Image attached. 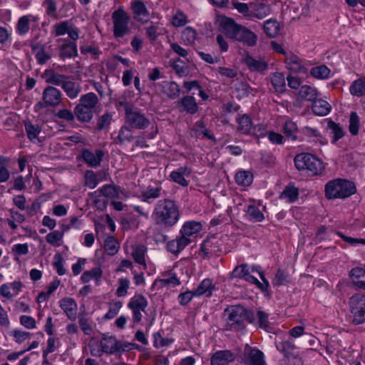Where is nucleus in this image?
<instances>
[{
  "label": "nucleus",
  "mask_w": 365,
  "mask_h": 365,
  "mask_svg": "<svg viewBox=\"0 0 365 365\" xmlns=\"http://www.w3.org/2000/svg\"><path fill=\"white\" fill-rule=\"evenodd\" d=\"M180 213L175 201L165 198L155 205L152 217L155 225L164 230L172 228L180 220Z\"/></svg>",
  "instance_id": "f257e3e1"
},
{
  "label": "nucleus",
  "mask_w": 365,
  "mask_h": 365,
  "mask_svg": "<svg viewBox=\"0 0 365 365\" xmlns=\"http://www.w3.org/2000/svg\"><path fill=\"white\" fill-rule=\"evenodd\" d=\"M224 314L227 316L225 329L227 331H243L246 328L245 321L253 323L255 320L253 312L240 304L227 307Z\"/></svg>",
  "instance_id": "f03ea898"
},
{
  "label": "nucleus",
  "mask_w": 365,
  "mask_h": 365,
  "mask_svg": "<svg viewBox=\"0 0 365 365\" xmlns=\"http://www.w3.org/2000/svg\"><path fill=\"white\" fill-rule=\"evenodd\" d=\"M220 27L227 38L242 42L247 46H254L257 36L247 27L237 24L232 19L225 18L220 22Z\"/></svg>",
  "instance_id": "7ed1b4c3"
},
{
  "label": "nucleus",
  "mask_w": 365,
  "mask_h": 365,
  "mask_svg": "<svg viewBox=\"0 0 365 365\" xmlns=\"http://www.w3.org/2000/svg\"><path fill=\"white\" fill-rule=\"evenodd\" d=\"M202 225L196 221L185 222L182 226L180 236L168 242L166 247L168 252L178 255L189 245L195 238L196 235L202 230Z\"/></svg>",
  "instance_id": "20e7f679"
},
{
  "label": "nucleus",
  "mask_w": 365,
  "mask_h": 365,
  "mask_svg": "<svg viewBox=\"0 0 365 365\" xmlns=\"http://www.w3.org/2000/svg\"><path fill=\"white\" fill-rule=\"evenodd\" d=\"M44 76L46 83L61 86L71 99L77 98L81 92V84L73 81L71 76L59 74L52 69L46 70Z\"/></svg>",
  "instance_id": "39448f33"
},
{
  "label": "nucleus",
  "mask_w": 365,
  "mask_h": 365,
  "mask_svg": "<svg viewBox=\"0 0 365 365\" xmlns=\"http://www.w3.org/2000/svg\"><path fill=\"white\" fill-rule=\"evenodd\" d=\"M356 191L354 182L343 179H335L325 185V195L328 199L346 198Z\"/></svg>",
  "instance_id": "423d86ee"
},
{
  "label": "nucleus",
  "mask_w": 365,
  "mask_h": 365,
  "mask_svg": "<svg viewBox=\"0 0 365 365\" xmlns=\"http://www.w3.org/2000/svg\"><path fill=\"white\" fill-rule=\"evenodd\" d=\"M120 104L124 107L125 121L130 128L144 130L150 125V120L138 108H134L128 102H120Z\"/></svg>",
  "instance_id": "0eeeda50"
},
{
  "label": "nucleus",
  "mask_w": 365,
  "mask_h": 365,
  "mask_svg": "<svg viewBox=\"0 0 365 365\" xmlns=\"http://www.w3.org/2000/svg\"><path fill=\"white\" fill-rule=\"evenodd\" d=\"M113 21V34L116 38H122L131 33L130 27V16L122 8H118L111 14Z\"/></svg>",
  "instance_id": "6e6552de"
},
{
  "label": "nucleus",
  "mask_w": 365,
  "mask_h": 365,
  "mask_svg": "<svg viewBox=\"0 0 365 365\" xmlns=\"http://www.w3.org/2000/svg\"><path fill=\"white\" fill-rule=\"evenodd\" d=\"M294 161L297 170H307L313 175L320 174L324 169L322 162L309 153H299L295 156Z\"/></svg>",
  "instance_id": "1a4fd4ad"
},
{
  "label": "nucleus",
  "mask_w": 365,
  "mask_h": 365,
  "mask_svg": "<svg viewBox=\"0 0 365 365\" xmlns=\"http://www.w3.org/2000/svg\"><path fill=\"white\" fill-rule=\"evenodd\" d=\"M63 94L57 88L48 86L42 93V101L38 102L35 107L38 108H46L48 107H56L62 101Z\"/></svg>",
  "instance_id": "9d476101"
},
{
  "label": "nucleus",
  "mask_w": 365,
  "mask_h": 365,
  "mask_svg": "<svg viewBox=\"0 0 365 365\" xmlns=\"http://www.w3.org/2000/svg\"><path fill=\"white\" fill-rule=\"evenodd\" d=\"M352 322L354 324H361L365 322V295L361 294H354L349 299Z\"/></svg>",
  "instance_id": "9b49d317"
},
{
  "label": "nucleus",
  "mask_w": 365,
  "mask_h": 365,
  "mask_svg": "<svg viewBox=\"0 0 365 365\" xmlns=\"http://www.w3.org/2000/svg\"><path fill=\"white\" fill-rule=\"evenodd\" d=\"M146 298L141 294L133 296L128 303V307L132 312V320L134 324H139L143 318V312H145L148 307Z\"/></svg>",
  "instance_id": "f8f14e48"
},
{
  "label": "nucleus",
  "mask_w": 365,
  "mask_h": 365,
  "mask_svg": "<svg viewBox=\"0 0 365 365\" xmlns=\"http://www.w3.org/2000/svg\"><path fill=\"white\" fill-rule=\"evenodd\" d=\"M247 282L256 284L262 292H266L269 286V282L264 277L262 272L256 267H252L251 271L248 268L245 277L242 278Z\"/></svg>",
  "instance_id": "ddd939ff"
},
{
  "label": "nucleus",
  "mask_w": 365,
  "mask_h": 365,
  "mask_svg": "<svg viewBox=\"0 0 365 365\" xmlns=\"http://www.w3.org/2000/svg\"><path fill=\"white\" fill-rule=\"evenodd\" d=\"M284 63L287 68L294 73L307 74L308 72L309 66L308 61L296 55L291 54L287 56Z\"/></svg>",
  "instance_id": "4468645a"
},
{
  "label": "nucleus",
  "mask_w": 365,
  "mask_h": 365,
  "mask_svg": "<svg viewBox=\"0 0 365 365\" xmlns=\"http://www.w3.org/2000/svg\"><path fill=\"white\" fill-rule=\"evenodd\" d=\"M130 9L133 12V18L138 22L143 24L148 22L149 11L145 3L140 0H135L131 2Z\"/></svg>",
  "instance_id": "2eb2a0df"
},
{
  "label": "nucleus",
  "mask_w": 365,
  "mask_h": 365,
  "mask_svg": "<svg viewBox=\"0 0 365 365\" xmlns=\"http://www.w3.org/2000/svg\"><path fill=\"white\" fill-rule=\"evenodd\" d=\"M62 44L59 46V57L62 60L66 58H72L78 56L77 44L74 41L68 39H58Z\"/></svg>",
  "instance_id": "dca6fc26"
},
{
  "label": "nucleus",
  "mask_w": 365,
  "mask_h": 365,
  "mask_svg": "<svg viewBox=\"0 0 365 365\" xmlns=\"http://www.w3.org/2000/svg\"><path fill=\"white\" fill-rule=\"evenodd\" d=\"M165 195V192L163 191L161 183L155 182V186L148 185L145 190L142 191L140 198L141 201L151 204L154 200L159 198Z\"/></svg>",
  "instance_id": "f3484780"
},
{
  "label": "nucleus",
  "mask_w": 365,
  "mask_h": 365,
  "mask_svg": "<svg viewBox=\"0 0 365 365\" xmlns=\"http://www.w3.org/2000/svg\"><path fill=\"white\" fill-rule=\"evenodd\" d=\"M236 356L230 350H220L210 358L211 365H229L235 360Z\"/></svg>",
  "instance_id": "a211bd4d"
},
{
  "label": "nucleus",
  "mask_w": 365,
  "mask_h": 365,
  "mask_svg": "<svg viewBox=\"0 0 365 365\" xmlns=\"http://www.w3.org/2000/svg\"><path fill=\"white\" fill-rule=\"evenodd\" d=\"M243 62L253 72L264 73L268 68V63L266 61L261 58H255L250 54L245 55Z\"/></svg>",
  "instance_id": "6ab92c4d"
},
{
  "label": "nucleus",
  "mask_w": 365,
  "mask_h": 365,
  "mask_svg": "<svg viewBox=\"0 0 365 365\" xmlns=\"http://www.w3.org/2000/svg\"><path fill=\"white\" fill-rule=\"evenodd\" d=\"M104 153L103 150L97 149L95 153L91 152L88 149H84L82 151V158L87 165L92 168L99 166L103 160Z\"/></svg>",
  "instance_id": "aec40b11"
},
{
  "label": "nucleus",
  "mask_w": 365,
  "mask_h": 365,
  "mask_svg": "<svg viewBox=\"0 0 365 365\" xmlns=\"http://www.w3.org/2000/svg\"><path fill=\"white\" fill-rule=\"evenodd\" d=\"M250 16H255L259 19H262L270 13L269 6L259 0H256L250 3Z\"/></svg>",
  "instance_id": "412c9836"
},
{
  "label": "nucleus",
  "mask_w": 365,
  "mask_h": 365,
  "mask_svg": "<svg viewBox=\"0 0 365 365\" xmlns=\"http://www.w3.org/2000/svg\"><path fill=\"white\" fill-rule=\"evenodd\" d=\"M119 341L115 336L103 334L101 340V346L103 352L110 354H118Z\"/></svg>",
  "instance_id": "4be33fe9"
},
{
  "label": "nucleus",
  "mask_w": 365,
  "mask_h": 365,
  "mask_svg": "<svg viewBox=\"0 0 365 365\" xmlns=\"http://www.w3.org/2000/svg\"><path fill=\"white\" fill-rule=\"evenodd\" d=\"M177 106L182 108L180 110L186 111L190 114H195L197 112L198 106L195 98L191 96H186L177 102Z\"/></svg>",
  "instance_id": "5701e85b"
},
{
  "label": "nucleus",
  "mask_w": 365,
  "mask_h": 365,
  "mask_svg": "<svg viewBox=\"0 0 365 365\" xmlns=\"http://www.w3.org/2000/svg\"><path fill=\"white\" fill-rule=\"evenodd\" d=\"M122 190L120 186L107 184L103 185L98 190L91 192L90 196H97L98 193H101L102 196L109 198H118L119 197L120 192Z\"/></svg>",
  "instance_id": "b1692460"
},
{
  "label": "nucleus",
  "mask_w": 365,
  "mask_h": 365,
  "mask_svg": "<svg viewBox=\"0 0 365 365\" xmlns=\"http://www.w3.org/2000/svg\"><path fill=\"white\" fill-rule=\"evenodd\" d=\"M60 307L63 310L69 319H76L77 304L72 298H63L59 302Z\"/></svg>",
  "instance_id": "393cba45"
},
{
  "label": "nucleus",
  "mask_w": 365,
  "mask_h": 365,
  "mask_svg": "<svg viewBox=\"0 0 365 365\" xmlns=\"http://www.w3.org/2000/svg\"><path fill=\"white\" fill-rule=\"evenodd\" d=\"M191 170L187 166L180 167L178 170H173L170 174V178L175 182L183 187H187L188 182L185 180V176H189Z\"/></svg>",
  "instance_id": "a878e982"
},
{
  "label": "nucleus",
  "mask_w": 365,
  "mask_h": 365,
  "mask_svg": "<svg viewBox=\"0 0 365 365\" xmlns=\"http://www.w3.org/2000/svg\"><path fill=\"white\" fill-rule=\"evenodd\" d=\"M38 18L32 15H25L19 18L16 26V32L21 35H26L30 29V22L36 21Z\"/></svg>",
  "instance_id": "bb28decb"
},
{
  "label": "nucleus",
  "mask_w": 365,
  "mask_h": 365,
  "mask_svg": "<svg viewBox=\"0 0 365 365\" xmlns=\"http://www.w3.org/2000/svg\"><path fill=\"white\" fill-rule=\"evenodd\" d=\"M236 121L238 124L237 130L243 135H249L253 127L250 116L247 114H243L239 116Z\"/></svg>",
  "instance_id": "cd10ccee"
},
{
  "label": "nucleus",
  "mask_w": 365,
  "mask_h": 365,
  "mask_svg": "<svg viewBox=\"0 0 365 365\" xmlns=\"http://www.w3.org/2000/svg\"><path fill=\"white\" fill-rule=\"evenodd\" d=\"M74 113L77 119L83 123L90 122L93 116V110L87 107H84V106L81 103L75 106Z\"/></svg>",
  "instance_id": "c85d7f7f"
},
{
  "label": "nucleus",
  "mask_w": 365,
  "mask_h": 365,
  "mask_svg": "<svg viewBox=\"0 0 365 365\" xmlns=\"http://www.w3.org/2000/svg\"><path fill=\"white\" fill-rule=\"evenodd\" d=\"M215 289V285L212 283V280L210 279H203L200 284L194 290L195 296L200 297L205 295L206 297H210L212 294L213 290Z\"/></svg>",
  "instance_id": "c756f323"
},
{
  "label": "nucleus",
  "mask_w": 365,
  "mask_h": 365,
  "mask_svg": "<svg viewBox=\"0 0 365 365\" xmlns=\"http://www.w3.org/2000/svg\"><path fill=\"white\" fill-rule=\"evenodd\" d=\"M331 105L322 99H315L312 106L313 113L319 116L327 115L331 110Z\"/></svg>",
  "instance_id": "7c9ffc66"
},
{
  "label": "nucleus",
  "mask_w": 365,
  "mask_h": 365,
  "mask_svg": "<svg viewBox=\"0 0 365 365\" xmlns=\"http://www.w3.org/2000/svg\"><path fill=\"white\" fill-rule=\"evenodd\" d=\"M270 80L275 92L279 93L285 92L286 82L284 76L282 73H273L270 76Z\"/></svg>",
  "instance_id": "2f4dec72"
},
{
  "label": "nucleus",
  "mask_w": 365,
  "mask_h": 365,
  "mask_svg": "<svg viewBox=\"0 0 365 365\" xmlns=\"http://www.w3.org/2000/svg\"><path fill=\"white\" fill-rule=\"evenodd\" d=\"M350 277L353 283L360 289H365V269L361 267H354L350 271Z\"/></svg>",
  "instance_id": "473e14b6"
},
{
  "label": "nucleus",
  "mask_w": 365,
  "mask_h": 365,
  "mask_svg": "<svg viewBox=\"0 0 365 365\" xmlns=\"http://www.w3.org/2000/svg\"><path fill=\"white\" fill-rule=\"evenodd\" d=\"M162 88L163 92L170 99H175L180 96V86L174 81L163 82Z\"/></svg>",
  "instance_id": "72a5a7b5"
},
{
  "label": "nucleus",
  "mask_w": 365,
  "mask_h": 365,
  "mask_svg": "<svg viewBox=\"0 0 365 365\" xmlns=\"http://www.w3.org/2000/svg\"><path fill=\"white\" fill-rule=\"evenodd\" d=\"M192 130L195 133V135L197 138L202 135L204 138L215 141L214 134L206 128L205 123L202 120L197 121Z\"/></svg>",
  "instance_id": "f704fd0d"
},
{
  "label": "nucleus",
  "mask_w": 365,
  "mask_h": 365,
  "mask_svg": "<svg viewBox=\"0 0 365 365\" xmlns=\"http://www.w3.org/2000/svg\"><path fill=\"white\" fill-rule=\"evenodd\" d=\"M103 275V270L100 267H96L91 270L85 271L81 277V279L83 283H88L91 279H94L97 284H99L101 278Z\"/></svg>",
  "instance_id": "c9c22d12"
},
{
  "label": "nucleus",
  "mask_w": 365,
  "mask_h": 365,
  "mask_svg": "<svg viewBox=\"0 0 365 365\" xmlns=\"http://www.w3.org/2000/svg\"><path fill=\"white\" fill-rule=\"evenodd\" d=\"M31 49L35 53L37 62L41 65L45 64L51 58V55L46 52L43 45L39 43L32 45Z\"/></svg>",
  "instance_id": "e433bc0d"
},
{
  "label": "nucleus",
  "mask_w": 365,
  "mask_h": 365,
  "mask_svg": "<svg viewBox=\"0 0 365 365\" xmlns=\"http://www.w3.org/2000/svg\"><path fill=\"white\" fill-rule=\"evenodd\" d=\"M79 103L93 110L99 103V99L94 93L91 92L82 95L79 99Z\"/></svg>",
  "instance_id": "4c0bfd02"
},
{
  "label": "nucleus",
  "mask_w": 365,
  "mask_h": 365,
  "mask_svg": "<svg viewBox=\"0 0 365 365\" xmlns=\"http://www.w3.org/2000/svg\"><path fill=\"white\" fill-rule=\"evenodd\" d=\"M25 130L28 138L33 143H36L41 128L38 124H33L31 121L24 122Z\"/></svg>",
  "instance_id": "58836bf2"
},
{
  "label": "nucleus",
  "mask_w": 365,
  "mask_h": 365,
  "mask_svg": "<svg viewBox=\"0 0 365 365\" xmlns=\"http://www.w3.org/2000/svg\"><path fill=\"white\" fill-rule=\"evenodd\" d=\"M248 360L250 365H265L264 354L256 349L248 347Z\"/></svg>",
  "instance_id": "ea45409f"
},
{
  "label": "nucleus",
  "mask_w": 365,
  "mask_h": 365,
  "mask_svg": "<svg viewBox=\"0 0 365 365\" xmlns=\"http://www.w3.org/2000/svg\"><path fill=\"white\" fill-rule=\"evenodd\" d=\"M299 196L298 188L294 187L292 183H289L285 187L283 192L280 195L281 199H285L289 202H293L296 201Z\"/></svg>",
  "instance_id": "a19ab883"
},
{
  "label": "nucleus",
  "mask_w": 365,
  "mask_h": 365,
  "mask_svg": "<svg viewBox=\"0 0 365 365\" xmlns=\"http://www.w3.org/2000/svg\"><path fill=\"white\" fill-rule=\"evenodd\" d=\"M235 182L242 186H249L252 183L253 175L250 171H238L235 176Z\"/></svg>",
  "instance_id": "79ce46f5"
},
{
  "label": "nucleus",
  "mask_w": 365,
  "mask_h": 365,
  "mask_svg": "<svg viewBox=\"0 0 365 365\" xmlns=\"http://www.w3.org/2000/svg\"><path fill=\"white\" fill-rule=\"evenodd\" d=\"M279 24L276 20L269 19L264 23L265 34L270 38H275L279 32Z\"/></svg>",
  "instance_id": "37998d69"
},
{
  "label": "nucleus",
  "mask_w": 365,
  "mask_h": 365,
  "mask_svg": "<svg viewBox=\"0 0 365 365\" xmlns=\"http://www.w3.org/2000/svg\"><path fill=\"white\" fill-rule=\"evenodd\" d=\"M283 133L288 139L297 140L298 133L297 124L291 120L286 121L283 126Z\"/></svg>",
  "instance_id": "c03bdc74"
},
{
  "label": "nucleus",
  "mask_w": 365,
  "mask_h": 365,
  "mask_svg": "<svg viewBox=\"0 0 365 365\" xmlns=\"http://www.w3.org/2000/svg\"><path fill=\"white\" fill-rule=\"evenodd\" d=\"M147 251V247L145 245H138L136 246L132 252L133 258L135 262L138 263L139 264L143 265L144 268L146 269V263L145 259V255Z\"/></svg>",
  "instance_id": "a18cd8bd"
},
{
  "label": "nucleus",
  "mask_w": 365,
  "mask_h": 365,
  "mask_svg": "<svg viewBox=\"0 0 365 365\" xmlns=\"http://www.w3.org/2000/svg\"><path fill=\"white\" fill-rule=\"evenodd\" d=\"M299 96L302 99L314 101L317 98V91L316 88L304 85L300 87Z\"/></svg>",
  "instance_id": "49530a36"
},
{
  "label": "nucleus",
  "mask_w": 365,
  "mask_h": 365,
  "mask_svg": "<svg viewBox=\"0 0 365 365\" xmlns=\"http://www.w3.org/2000/svg\"><path fill=\"white\" fill-rule=\"evenodd\" d=\"M331 70L325 65H320L311 68L310 74L315 78L326 79L328 78Z\"/></svg>",
  "instance_id": "de8ad7c7"
},
{
  "label": "nucleus",
  "mask_w": 365,
  "mask_h": 365,
  "mask_svg": "<svg viewBox=\"0 0 365 365\" xmlns=\"http://www.w3.org/2000/svg\"><path fill=\"white\" fill-rule=\"evenodd\" d=\"M327 127L331 130V133L333 135V143H336L344 135V129L340 126L339 124L336 123L333 120H329Z\"/></svg>",
  "instance_id": "09e8293b"
},
{
  "label": "nucleus",
  "mask_w": 365,
  "mask_h": 365,
  "mask_svg": "<svg viewBox=\"0 0 365 365\" xmlns=\"http://www.w3.org/2000/svg\"><path fill=\"white\" fill-rule=\"evenodd\" d=\"M350 93L358 97L365 95V81L359 78L355 80L349 88Z\"/></svg>",
  "instance_id": "8fccbe9b"
},
{
  "label": "nucleus",
  "mask_w": 365,
  "mask_h": 365,
  "mask_svg": "<svg viewBox=\"0 0 365 365\" xmlns=\"http://www.w3.org/2000/svg\"><path fill=\"white\" fill-rule=\"evenodd\" d=\"M247 216L251 222H262L264 219V214L255 205H249L247 210Z\"/></svg>",
  "instance_id": "3c124183"
},
{
  "label": "nucleus",
  "mask_w": 365,
  "mask_h": 365,
  "mask_svg": "<svg viewBox=\"0 0 365 365\" xmlns=\"http://www.w3.org/2000/svg\"><path fill=\"white\" fill-rule=\"evenodd\" d=\"M257 316L258 318V321L257 322L258 327L268 332H271L272 328L268 319V314L262 310H259Z\"/></svg>",
  "instance_id": "603ef678"
},
{
  "label": "nucleus",
  "mask_w": 365,
  "mask_h": 365,
  "mask_svg": "<svg viewBox=\"0 0 365 365\" xmlns=\"http://www.w3.org/2000/svg\"><path fill=\"white\" fill-rule=\"evenodd\" d=\"M133 138V132L131 129L125 125L122 126L117 137L118 143L123 144L125 142H130Z\"/></svg>",
  "instance_id": "864d4df0"
},
{
  "label": "nucleus",
  "mask_w": 365,
  "mask_h": 365,
  "mask_svg": "<svg viewBox=\"0 0 365 365\" xmlns=\"http://www.w3.org/2000/svg\"><path fill=\"white\" fill-rule=\"evenodd\" d=\"M197 37V31L192 27L187 26L182 31V40L186 44H192L195 42Z\"/></svg>",
  "instance_id": "5fc2aeb1"
},
{
  "label": "nucleus",
  "mask_w": 365,
  "mask_h": 365,
  "mask_svg": "<svg viewBox=\"0 0 365 365\" xmlns=\"http://www.w3.org/2000/svg\"><path fill=\"white\" fill-rule=\"evenodd\" d=\"M79 326L83 332L86 335H91L93 331L92 320L86 318L84 315L78 316Z\"/></svg>",
  "instance_id": "6e6d98bb"
},
{
  "label": "nucleus",
  "mask_w": 365,
  "mask_h": 365,
  "mask_svg": "<svg viewBox=\"0 0 365 365\" xmlns=\"http://www.w3.org/2000/svg\"><path fill=\"white\" fill-rule=\"evenodd\" d=\"M277 349L282 352L286 357H289L293 354L295 346L292 341L287 340L277 344Z\"/></svg>",
  "instance_id": "4d7b16f0"
},
{
  "label": "nucleus",
  "mask_w": 365,
  "mask_h": 365,
  "mask_svg": "<svg viewBox=\"0 0 365 365\" xmlns=\"http://www.w3.org/2000/svg\"><path fill=\"white\" fill-rule=\"evenodd\" d=\"M104 247L107 253L110 255H114L118 251V243L113 237H108L105 240Z\"/></svg>",
  "instance_id": "13d9d810"
},
{
  "label": "nucleus",
  "mask_w": 365,
  "mask_h": 365,
  "mask_svg": "<svg viewBox=\"0 0 365 365\" xmlns=\"http://www.w3.org/2000/svg\"><path fill=\"white\" fill-rule=\"evenodd\" d=\"M359 118L356 112H351L349 118V130L351 135H356L359 133Z\"/></svg>",
  "instance_id": "bf43d9fd"
},
{
  "label": "nucleus",
  "mask_w": 365,
  "mask_h": 365,
  "mask_svg": "<svg viewBox=\"0 0 365 365\" xmlns=\"http://www.w3.org/2000/svg\"><path fill=\"white\" fill-rule=\"evenodd\" d=\"M46 9V14L52 18L57 17V5L54 0H44L42 3Z\"/></svg>",
  "instance_id": "052dcab7"
},
{
  "label": "nucleus",
  "mask_w": 365,
  "mask_h": 365,
  "mask_svg": "<svg viewBox=\"0 0 365 365\" xmlns=\"http://www.w3.org/2000/svg\"><path fill=\"white\" fill-rule=\"evenodd\" d=\"M98 184L96 174L93 170H87L85 173V185L93 189Z\"/></svg>",
  "instance_id": "680f3d73"
},
{
  "label": "nucleus",
  "mask_w": 365,
  "mask_h": 365,
  "mask_svg": "<svg viewBox=\"0 0 365 365\" xmlns=\"http://www.w3.org/2000/svg\"><path fill=\"white\" fill-rule=\"evenodd\" d=\"M63 237V233L60 231L55 230L48 234L46 237V240L48 243L53 246H59V242L61 241Z\"/></svg>",
  "instance_id": "e2e57ef3"
},
{
  "label": "nucleus",
  "mask_w": 365,
  "mask_h": 365,
  "mask_svg": "<svg viewBox=\"0 0 365 365\" xmlns=\"http://www.w3.org/2000/svg\"><path fill=\"white\" fill-rule=\"evenodd\" d=\"M11 336L14 337L15 342L21 344L26 339H29L31 336V334L20 329H14L11 332Z\"/></svg>",
  "instance_id": "0e129e2a"
},
{
  "label": "nucleus",
  "mask_w": 365,
  "mask_h": 365,
  "mask_svg": "<svg viewBox=\"0 0 365 365\" xmlns=\"http://www.w3.org/2000/svg\"><path fill=\"white\" fill-rule=\"evenodd\" d=\"M288 282V274L284 270L278 269L273 281V284L280 286L287 284Z\"/></svg>",
  "instance_id": "69168bd1"
},
{
  "label": "nucleus",
  "mask_w": 365,
  "mask_h": 365,
  "mask_svg": "<svg viewBox=\"0 0 365 365\" xmlns=\"http://www.w3.org/2000/svg\"><path fill=\"white\" fill-rule=\"evenodd\" d=\"M55 116L67 122H71L75 118V113L67 108L60 109L56 113Z\"/></svg>",
  "instance_id": "338daca9"
},
{
  "label": "nucleus",
  "mask_w": 365,
  "mask_h": 365,
  "mask_svg": "<svg viewBox=\"0 0 365 365\" xmlns=\"http://www.w3.org/2000/svg\"><path fill=\"white\" fill-rule=\"evenodd\" d=\"M71 24L69 21H64L54 25L53 29L56 36H60L67 34Z\"/></svg>",
  "instance_id": "774afa93"
}]
</instances>
